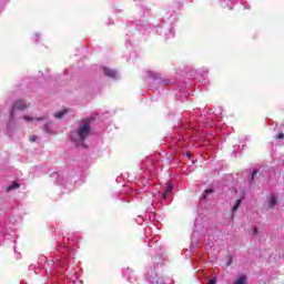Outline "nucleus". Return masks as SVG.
Returning a JSON list of instances; mask_svg holds the SVG:
<instances>
[{
	"instance_id": "nucleus-1",
	"label": "nucleus",
	"mask_w": 284,
	"mask_h": 284,
	"mask_svg": "<svg viewBox=\"0 0 284 284\" xmlns=\"http://www.w3.org/2000/svg\"><path fill=\"white\" fill-rule=\"evenodd\" d=\"M92 133V119L85 118L82 120V124L79 125L78 130L75 131V134L78 135V139L83 143L90 136Z\"/></svg>"
},
{
	"instance_id": "nucleus-2",
	"label": "nucleus",
	"mask_w": 284,
	"mask_h": 284,
	"mask_svg": "<svg viewBox=\"0 0 284 284\" xmlns=\"http://www.w3.org/2000/svg\"><path fill=\"white\" fill-rule=\"evenodd\" d=\"M29 104L26 103V100H17L11 108V116H14V112L23 111L28 108Z\"/></svg>"
},
{
	"instance_id": "nucleus-3",
	"label": "nucleus",
	"mask_w": 284,
	"mask_h": 284,
	"mask_svg": "<svg viewBox=\"0 0 284 284\" xmlns=\"http://www.w3.org/2000/svg\"><path fill=\"white\" fill-rule=\"evenodd\" d=\"M103 72H104L105 77H109V79H116V72L113 69L104 67Z\"/></svg>"
},
{
	"instance_id": "nucleus-4",
	"label": "nucleus",
	"mask_w": 284,
	"mask_h": 284,
	"mask_svg": "<svg viewBox=\"0 0 284 284\" xmlns=\"http://www.w3.org/2000/svg\"><path fill=\"white\" fill-rule=\"evenodd\" d=\"M68 114V109H62L61 111H58L53 114L55 119H63Z\"/></svg>"
},
{
	"instance_id": "nucleus-5",
	"label": "nucleus",
	"mask_w": 284,
	"mask_h": 284,
	"mask_svg": "<svg viewBox=\"0 0 284 284\" xmlns=\"http://www.w3.org/2000/svg\"><path fill=\"white\" fill-rule=\"evenodd\" d=\"M170 194H172V184H168V186H166V189H165V191H164V193L162 195V199L165 201V199L168 196H170Z\"/></svg>"
},
{
	"instance_id": "nucleus-6",
	"label": "nucleus",
	"mask_w": 284,
	"mask_h": 284,
	"mask_svg": "<svg viewBox=\"0 0 284 284\" xmlns=\"http://www.w3.org/2000/svg\"><path fill=\"white\" fill-rule=\"evenodd\" d=\"M19 187H21V184L13 182L12 185L8 186V192L12 191V190H19Z\"/></svg>"
},
{
	"instance_id": "nucleus-7",
	"label": "nucleus",
	"mask_w": 284,
	"mask_h": 284,
	"mask_svg": "<svg viewBox=\"0 0 284 284\" xmlns=\"http://www.w3.org/2000/svg\"><path fill=\"white\" fill-rule=\"evenodd\" d=\"M241 203H243V200H237L232 209V212H236L239 207H241Z\"/></svg>"
},
{
	"instance_id": "nucleus-8",
	"label": "nucleus",
	"mask_w": 284,
	"mask_h": 284,
	"mask_svg": "<svg viewBox=\"0 0 284 284\" xmlns=\"http://www.w3.org/2000/svg\"><path fill=\"white\" fill-rule=\"evenodd\" d=\"M24 121H43V116H40V118L24 116Z\"/></svg>"
},
{
	"instance_id": "nucleus-9",
	"label": "nucleus",
	"mask_w": 284,
	"mask_h": 284,
	"mask_svg": "<svg viewBox=\"0 0 284 284\" xmlns=\"http://www.w3.org/2000/svg\"><path fill=\"white\" fill-rule=\"evenodd\" d=\"M268 204H270L271 207H274V205H276V197L271 196V197L268 199Z\"/></svg>"
},
{
	"instance_id": "nucleus-10",
	"label": "nucleus",
	"mask_w": 284,
	"mask_h": 284,
	"mask_svg": "<svg viewBox=\"0 0 284 284\" xmlns=\"http://www.w3.org/2000/svg\"><path fill=\"white\" fill-rule=\"evenodd\" d=\"M256 174H258V170L253 171V173L251 175V183H254V179H255Z\"/></svg>"
},
{
	"instance_id": "nucleus-11",
	"label": "nucleus",
	"mask_w": 284,
	"mask_h": 284,
	"mask_svg": "<svg viewBox=\"0 0 284 284\" xmlns=\"http://www.w3.org/2000/svg\"><path fill=\"white\" fill-rule=\"evenodd\" d=\"M207 194H214V190H213V189H207V190L205 191L204 199H207Z\"/></svg>"
},
{
	"instance_id": "nucleus-12",
	"label": "nucleus",
	"mask_w": 284,
	"mask_h": 284,
	"mask_svg": "<svg viewBox=\"0 0 284 284\" xmlns=\"http://www.w3.org/2000/svg\"><path fill=\"white\" fill-rule=\"evenodd\" d=\"M37 139H39L37 135H32L30 138V143H34V141H37Z\"/></svg>"
},
{
	"instance_id": "nucleus-13",
	"label": "nucleus",
	"mask_w": 284,
	"mask_h": 284,
	"mask_svg": "<svg viewBox=\"0 0 284 284\" xmlns=\"http://www.w3.org/2000/svg\"><path fill=\"white\" fill-rule=\"evenodd\" d=\"M207 284H216V280H215V277L210 278Z\"/></svg>"
},
{
	"instance_id": "nucleus-14",
	"label": "nucleus",
	"mask_w": 284,
	"mask_h": 284,
	"mask_svg": "<svg viewBox=\"0 0 284 284\" xmlns=\"http://www.w3.org/2000/svg\"><path fill=\"white\" fill-rule=\"evenodd\" d=\"M277 139H280L281 141H283L284 134H283V133H278V134H277Z\"/></svg>"
},
{
	"instance_id": "nucleus-15",
	"label": "nucleus",
	"mask_w": 284,
	"mask_h": 284,
	"mask_svg": "<svg viewBox=\"0 0 284 284\" xmlns=\"http://www.w3.org/2000/svg\"><path fill=\"white\" fill-rule=\"evenodd\" d=\"M232 265V260L226 263V267H230Z\"/></svg>"
},
{
	"instance_id": "nucleus-16",
	"label": "nucleus",
	"mask_w": 284,
	"mask_h": 284,
	"mask_svg": "<svg viewBox=\"0 0 284 284\" xmlns=\"http://www.w3.org/2000/svg\"><path fill=\"white\" fill-rule=\"evenodd\" d=\"M256 232H257V230H256V229H254V230H253V234H256Z\"/></svg>"
},
{
	"instance_id": "nucleus-17",
	"label": "nucleus",
	"mask_w": 284,
	"mask_h": 284,
	"mask_svg": "<svg viewBox=\"0 0 284 284\" xmlns=\"http://www.w3.org/2000/svg\"><path fill=\"white\" fill-rule=\"evenodd\" d=\"M186 156H189V158H190V156H191V154H190V153H186Z\"/></svg>"
}]
</instances>
